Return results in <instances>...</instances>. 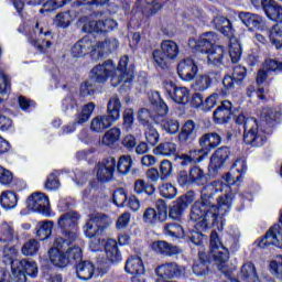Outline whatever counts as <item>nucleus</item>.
Segmentation results:
<instances>
[{"label": "nucleus", "mask_w": 282, "mask_h": 282, "mask_svg": "<svg viewBox=\"0 0 282 282\" xmlns=\"http://www.w3.org/2000/svg\"><path fill=\"white\" fill-rule=\"evenodd\" d=\"M113 65L111 62L106 63V65H97L90 72V79L84 82L80 86L79 96L82 98H87V96H94L96 89L94 88V83H107L108 72H112Z\"/></svg>", "instance_id": "423d86ee"}, {"label": "nucleus", "mask_w": 282, "mask_h": 282, "mask_svg": "<svg viewBox=\"0 0 282 282\" xmlns=\"http://www.w3.org/2000/svg\"><path fill=\"white\" fill-rule=\"evenodd\" d=\"M134 193L137 195H142V193L153 195V193H155V188L152 185L147 184L144 180H137L134 182Z\"/></svg>", "instance_id": "13d9d810"}, {"label": "nucleus", "mask_w": 282, "mask_h": 282, "mask_svg": "<svg viewBox=\"0 0 282 282\" xmlns=\"http://www.w3.org/2000/svg\"><path fill=\"white\" fill-rule=\"evenodd\" d=\"M177 138L181 144H191L197 138V123L193 120H187L183 124Z\"/></svg>", "instance_id": "5701e85b"}, {"label": "nucleus", "mask_w": 282, "mask_h": 282, "mask_svg": "<svg viewBox=\"0 0 282 282\" xmlns=\"http://www.w3.org/2000/svg\"><path fill=\"white\" fill-rule=\"evenodd\" d=\"M40 248H41V245L39 243V241L31 239L22 246L21 250L24 257H34V254L39 252Z\"/></svg>", "instance_id": "4d7b16f0"}, {"label": "nucleus", "mask_w": 282, "mask_h": 282, "mask_svg": "<svg viewBox=\"0 0 282 282\" xmlns=\"http://www.w3.org/2000/svg\"><path fill=\"white\" fill-rule=\"evenodd\" d=\"M65 254L68 259V263H79L83 261V249H80V247L68 248Z\"/></svg>", "instance_id": "052dcab7"}, {"label": "nucleus", "mask_w": 282, "mask_h": 282, "mask_svg": "<svg viewBox=\"0 0 282 282\" xmlns=\"http://www.w3.org/2000/svg\"><path fill=\"white\" fill-rule=\"evenodd\" d=\"M83 32H86L87 34H91V33H96V34H100L101 31V25H100V20L96 21V20H91L88 21L84 24L83 26Z\"/></svg>", "instance_id": "69168bd1"}, {"label": "nucleus", "mask_w": 282, "mask_h": 282, "mask_svg": "<svg viewBox=\"0 0 282 282\" xmlns=\"http://www.w3.org/2000/svg\"><path fill=\"white\" fill-rule=\"evenodd\" d=\"M0 204L4 210H12L17 208V204H19V195L12 191L2 192L0 196Z\"/></svg>", "instance_id": "ea45409f"}, {"label": "nucleus", "mask_w": 282, "mask_h": 282, "mask_svg": "<svg viewBox=\"0 0 282 282\" xmlns=\"http://www.w3.org/2000/svg\"><path fill=\"white\" fill-rule=\"evenodd\" d=\"M232 113V102L225 100L221 105L214 111V120L217 124H225L230 120V115Z\"/></svg>", "instance_id": "c756f323"}, {"label": "nucleus", "mask_w": 282, "mask_h": 282, "mask_svg": "<svg viewBox=\"0 0 282 282\" xmlns=\"http://www.w3.org/2000/svg\"><path fill=\"white\" fill-rule=\"evenodd\" d=\"M120 109H122V104L117 96L110 98L107 106V116L110 117L115 122L120 120Z\"/></svg>", "instance_id": "37998d69"}, {"label": "nucleus", "mask_w": 282, "mask_h": 282, "mask_svg": "<svg viewBox=\"0 0 282 282\" xmlns=\"http://www.w3.org/2000/svg\"><path fill=\"white\" fill-rule=\"evenodd\" d=\"M210 85H213V78L208 75H200L196 77L193 87L196 91H206L210 88Z\"/></svg>", "instance_id": "3c124183"}, {"label": "nucleus", "mask_w": 282, "mask_h": 282, "mask_svg": "<svg viewBox=\"0 0 282 282\" xmlns=\"http://www.w3.org/2000/svg\"><path fill=\"white\" fill-rule=\"evenodd\" d=\"M268 246H275L276 248L282 249V234L279 225L271 227L264 238L259 242L260 248H268Z\"/></svg>", "instance_id": "4be33fe9"}, {"label": "nucleus", "mask_w": 282, "mask_h": 282, "mask_svg": "<svg viewBox=\"0 0 282 282\" xmlns=\"http://www.w3.org/2000/svg\"><path fill=\"white\" fill-rule=\"evenodd\" d=\"M209 247L210 252L207 256L213 258L220 272H226L224 269L226 268V263H228V259H230V252L228 248L221 243L217 231L210 234Z\"/></svg>", "instance_id": "6e6552de"}, {"label": "nucleus", "mask_w": 282, "mask_h": 282, "mask_svg": "<svg viewBox=\"0 0 282 282\" xmlns=\"http://www.w3.org/2000/svg\"><path fill=\"white\" fill-rule=\"evenodd\" d=\"M65 247H57L54 245V248H51L48 250V259L53 265H56V268H66L69 263V258L61 250H63Z\"/></svg>", "instance_id": "7c9ffc66"}, {"label": "nucleus", "mask_w": 282, "mask_h": 282, "mask_svg": "<svg viewBox=\"0 0 282 282\" xmlns=\"http://www.w3.org/2000/svg\"><path fill=\"white\" fill-rule=\"evenodd\" d=\"M261 118L268 124L274 122L278 118H281V111L276 108H264L261 112Z\"/></svg>", "instance_id": "bf43d9fd"}, {"label": "nucleus", "mask_w": 282, "mask_h": 282, "mask_svg": "<svg viewBox=\"0 0 282 282\" xmlns=\"http://www.w3.org/2000/svg\"><path fill=\"white\" fill-rule=\"evenodd\" d=\"M226 56V52L221 46H215L207 54V63L208 65H214V67H221L224 65V58Z\"/></svg>", "instance_id": "58836bf2"}, {"label": "nucleus", "mask_w": 282, "mask_h": 282, "mask_svg": "<svg viewBox=\"0 0 282 282\" xmlns=\"http://www.w3.org/2000/svg\"><path fill=\"white\" fill-rule=\"evenodd\" d=\"M237 124H243V140L251 147H263L265 144V135L259 132V124L254 118H247L243 115L236 117Z\"/></svg>", "instance_id": "0eeeda50"}, {"label": "nucleus", "mask_w": 282, "mask_h": 282, "mask_svg": "<svg viewBox=\"0 0 282 282\" xmlns=\"http://www.w3.org/2000/svg\"><path fill=\"white\" fill-rule=\"evenodd\" d=\"M19 239V230L14 223H2L0 226V243H14Z\"/></svg>", "instance_id": "393cba45"}, {"label": "nucleus", "mask_w": 282, "mask_h": 282, "mask_svg": "<svg viewBox=\"0 0 282 282\" xmlns=\"http://www.w3.org/2000/svg\"><path fill=\"white\" fill-rule=\"evenodd\" d=\"M186 202H184V198H181L176 204H174L171 209L169 217L170 219H174L175 221H180L182 219V210L186 208Z\"/></svg>", "instance_id": "603ef678"}, {"label": "nucleus", "mask_w": 282, "mask_h": 282, "mask_svg": "<svg viewBox=\"0 0 282 282\" xmlns=\"http://www.w3.org/2000/svg\"><path fill=\"white\" fill-rule=\"evenodd\" d=\"M124 270L128 274H144V262L139 256H132L128 258Z\"/></svg>", "instance_id": "c9c22d12"}, {"label": "nucleus", "mask_w": 282, "mask_h": 282, "mask_svg": "<svg viewBox=\"0 0 282 282\" xmlns=\"http://www.w3.org/2000/svg\"><path fill=\"white\" fill-rule=\"evenodd\" d=\"M120 135H122V132L119 128H111L102 135L101 144L104 147H113V144L120 140Z\"/></svg>", "instance_id": "a18cd8bd"}, {"label": "nucleus", "mask_w": 282, "mask_h": 282, "mask_svg": "<svg viewBox=\"0 0 282 282\" xmlns=\"http://www.w3.org/2000/svg\"><path fill=\"white\" fill-rule=\"evenodd\" d=\"M160 195L165 199H173L177 195V188L170 183H164L159 187Z\"/></svg>", "instance_id": "680f3d73"}, {"label": "nucleus", "mask_w": 282, "mask_h": 282, "mask_svg": "<svg viewBox=\"0 0 282 282\" xmlns=\"http://www.w3.org/2000/svg\"><path fill=\"white\" fill-rule=\"evenodd\" d=\"M231 282H259L254 264L252 262H246L240 271V281L232 280Z\"/></svg>", "instance_id": "e433bc0d"}, {"label": "nucleus", "mask_w": 282, "mask_h": 282, "mask_svg": "<svg viewBox=\"0 0 282 282\" xmlns=\"http://www.w3.org/2000/svg\"><path fill=\"white\" fill-rule=\"evenodd\" d=\"M178 160H181V166H188V164H193V162H202V154H199L197 150H194L191 151L189 154L178 155Z\"/></svg>", "instance_id": "6e6d98bb"}, {"label": "nucleus", "mask_w": 282, "mask_h": 282, "mask_svg": "<svg viewBox=\"0 0 282 282\" xmlns=\"http://www.w3.org/2000/svg\"><path fill=\"white\" fill-rule=\"evenodd\" d=\"M228 39H229V56L231 58V62L239 63L242 54L241 43H239V40H237L235 35Z\"/></svg>", "instance_id": "49530a36"}, {"label": "nucleus", "mask_w": 282, "mask_h": 282, "mask_svg": "<svg viewBox=\"0 0 282 282\" xmlns=\"http://www.w3.org/2000/svg\"><path fill=\"white\" fill-rule=\"evenodd\" d=\"M94 45H95V48L93 50V52L97 54L98 58H102L105 54L116 52V50H118L120 44L118 43V40L112 39V40H106L105 42H97Z\"/></svg>", "instance_id": "473e14b6"}, {"label": "nucleus", "mask_w": 282, "mask_h": 282, "mask_svg": "<svg viewBox=\"0 0 282 282\" xmlns=\"http://www.w3.org/2000/svg\"><path fill=\"white\" fill-rule=\"evenodd\" d=\"M105 253L106 259H108L110 263H119V261H122V256L120 254V250L118 249V242L113 239H108L106 241Z\"/></svg>", "instance_id": "f704fd0d"}, {"label": "nucleus", "mask_w": 282, "mask_h": 282, "mask_svg": "<svg viewBox=\"0 0 282 282\" xmlns=\"http://www.w3.org/2000/svg\"><path fill=\"white\" fill-rule=\"evenodd\" d=\"M78 219H80V215L76 212L65 213L58 218L57 225L62 230V235L55 238L53 246L67 248L78 239V231L76 230Z\"/></svg>", "instance_id": "f03ea898"}, {"label": "nucleus", "mask_w": 282, "mask_h": 282, "mask_svg": "<svg viewBox=\"0 0 282 282\" xmlns=\"http://www.w3.org/2000/svg\"><path fill=\"white\" fill-rule=\"evenodd\" d=\"M141 8L147 17H153L162 10V3L160 0H139Z\"/></svg>", "instance_id": "c03bdc74"}, {"label": "nucleus", "mask_w": 282, "mask_h": 282, "mask_svg": "<svg viewBox=\"0 0 282 282\" xmlns=\"http://www.w3.org/2000/svg\"><path fill=\"white\" fill-rule=\"evenodd\" d=\"M239 19L248 28L249 30H261L263 28V19L259 14L250 13V12H240Z\"/></svg>", "instance_id": "bb28decb"}, {"label": "nucleus", "mask_w": 282, "mask_h": 282, "mask_svg": "<svg viewBox=\"0 0 282 282\" xmlns=\"http://www.w3.org/2000/svg\"><path fill=\"white\" fill-rule=\"evenodd\" d=\"M177 182L180 186L186 188L188 186H205L208 182L206 177V172L202 167L194 165L189 169V172L181 171L177 176Z\"/></svg>", "instance_id": "9b49d317"}, {"label": "nucleus", "mask_w": 282, "mask_h": 282, "mask_svg": "<svg viewBox=\"0 0 282 282\" xmlns=\"http://www.w3.org/2000/svg\"><path fill=\"white\" fill-rule=\"evenodd\" d=\"M133 164V160L131 159L130 155H122L120 156L118 164H117V171L121 175H127L129 171H131V166Z\"/></svg>", "instance_id": "864d4df0"}, {"label": "nucleus", "mask_w": 282, "mask_h": 282, "mask_svg": "<svg viewBox=\"0 0 282 282\" xmlns=\"http://www.w3.org/2000/svg\"><path fill=\"white\" fill-rule=\"evenodd\" d=\"M113 171H116V159L109 156L98 163L96 177L98 182H109L113 177Z\"/></svg>", "instance_id": "aec40b11"}, {"label": "nucleus", "mask_w": 282, "mask_h": 282, "mask_svg": "<svg viewBox=\"0 0 282 282\" xmlns=\"http://www.w3.org/2000/svg\"><path fill=\"white\" fill-rule=\"evenodd\" d=\"M39 229L36 231V236L41 241H45L52 236V230L54 228V223L52 220H43L39 223Z\"/></svg>", "instance_id": "de8ad7c7"}, {"label": "nucleus", "mask_w": 282, "mask_h": 282, "mask_svg": "<svg viewBox=\"0 0 282 282\" xmlns=\"http://www.w3.org/2000/svg\"><path fill=\"white\" fill-rule=\"evenodd\" d=\"M94 50H95L94 42H91V40H89L88 37H83L73 46L72 55L75 58H82V56L89 54V52H91L93 54H96Z\"/></svg>", "instance_id": "a878e982"}, {"label": "nucleus", "mask_w": 282, "mask_h": 282, "mask_svg": "<svg viewBox=\"0 0 282 282\" xmlns=\"http://www.w3.org/2000/svg\"><path fill=\"white\" fill-rule=\"evenodd\" d=\"M197 72H199V68H197V64L193 58L182 59L177 65V74L182 80H193L197 76Z\"/></svg>", "instance_id": "412c9836"}, {"label": "nucleus", "mask_w": 282, "mask_h": 282, "mask_svg": "<svg viewBox=\"0 0 282 282\" xmlns=\"http://www.w3.org/2000/svg\"><path fill=\"white\" fill-rule=\"evenodd\" d=\"M270 270L276 279L282 280V256H275V259L270 262Z\"/></svg>", "instance_id": "0e129e2a"}, {"label": "nucleus", "mask_w": 282, "mask_h": 282, "mask_svg": "<svg viewBox=\"0 0 282 282\" xmlns=\"http://www.w3.org/2000/svg\"><path fill=\"white\" fill-rule=\"evenodd\" d=\"M263 12L270 21H280L270 32L271 43L279 50L282 45V6L274 0H263Z\"/></svg>", "instance_id": "20e7f679"}, {"label": "nucleus", "mask_w": 282, "mask_h": 282, "mask_svg": "<svg viewBox=\"0 0 282 282\" xmlns=\"http://www.w3.org/2000/svg\"><path fill=\"white\" fill-rule=\"evenodd\" d=\"M164 232L170 237H182L184 235V228L178 224L170 223L165 225Z\"/></svg>", "instance_id": "e2e57ef3"}, {"label": "nucleus", "mask_w": 282, "mask_h": 282, "mask_svg": "<svg viewBox=\"0 0 282 282\" xmlns=\"http://www.w3.org/2000/svg\"><path fill=\"white\" fill-rule=\"evenodd\" d=\"M115 122L116 121L108 115H98L90 121V131L94 133H102V131L109 129Z\"/></svg>", "instance_id": "cd10ccee"}, {"label": "nucleus", "mask_w": 282, "mask_h": 282, "mask_svg": "<svg viewBox=\"0 0 282 282\" xmlns=\"http://www.w3.org/2000/svg\"><path fill=\"white\" fill-rule=\"evenodd\" d=\"M217 34L214 32H207L200 35L199 40H189V47L200 52L202 54H208L216 45Z\"/></svg>", "instance_id": "f3484780"}, {"label": "nucleus", "mask_w": 282, "mask_h": 282, "mask_svg": "<svg viewBox=\"0 0 282 282\" xmlns=\"http://www.w3.org/2000/svg\"><path fill=\"white\" fill-rule=\"evenodd\" d=\"M166 203L162 199L156 200V210L150 207L143 213V221H145V224L166 221Z\"/></svg>", "instance_id": "dca6fc26"}, {"label": "nucleus", "mask_w": 282, "mask_h": 282, "mask_svg": "<svg viewBox=\"0 0 282 282\" xmlns=\"http://www.w3.org/2000/svg\"><path fill=\"white\" fill-rule=\"evenodd\" d=\"M228 94V89L225 88V90H217L216 93L212 94L209 97H207L204 101V108L203 111H210V109H214V107L217 105L219 97L226 96Z\"/></svg>", "instance_id": "8fccbe9b"}, {"label": "nucleus", "mask_w": 282, "mask_h": 282, "mask_svg": "<svg viewBox=\"0 0 282 282\" xmlns=\"http://www.w3.org/2000/svg\"><path fill=\"white\" fill-rule=\"evenodd\" d=\"M70 23L72 15L69 14V11L58 13L55 18V25H57V28H68Z\"/></svg>", "instance_id": "338daca9"}, {"label": "nucleus", "mask_w": 282, "mask_h": 282, "mask_svg": "<svg viewBox=\"0 0 282 282\" xmlns=\"http://www.w3.org/2000/svg\"><path fill=\"white\" fill-rule=\"evenodd\" d=\"M217 182L209 183L204 186L202 189L200 200H197L193 207L189 215L192 221H195L196 230H192L187 234V237L194 246H203L204 243V235L203 230H207L210 224H215L217 221V217L219 215H226L228 210H230V206H232V195L226 194L225 196H220L218 198V207L215 206V198H213V191L215 186H217ZM208 191H212L208 194Z\"/></svg>", "instance_id": "f257e3e1"}, {"label": "nucleus", "mask_w": 282, "mask_h": 282, "mask_svg": "<svg viewBox=\"0 0 282 282\" xmlns=\"http://www.w3.org/2000/svg\"><path fill=\"white\" fill-rule=\"evenodd\" d=\"M246 78V67L235 66L232 76L226 75L223 79V85L225 89H234L235 83H241Z\"/></svg>", "instance_id": "c85d7f7f"}, {"label": "nucleus", "mask_w": 282, "mask_h": 282, "mask_svg": "<svg viewBox=\"0 0 282 282\" xmlns=\"http://www.w3.org/2000/svg\"><path fill=\"white\" fill-rule=\"evenodd\" d=\"M163 89H165L170 98L177 105H188V98H191V90L188 88L177 87L172 82H165Z\"/></svg>", "instance_id": "4468645a"}, {"label": "nucleus", "mask_w": 282, "mask_h": 282, "mask_svg": "<svg viewBox=\"0 0 282 282\" xmlns=\"http://www.w3.org/2000/svg\"><path fill=\"white\" fill-rule=\"evenodd\" d=\"M213 261V258L204 251L198 252V261L193 265V272L196 276H204L208 272V263Z\"/></svg>", "instance_id": "72a5a7b5"}, {"label": "nucleus", "mask_w": 282, "mask_h": 282, "mask_svg": "<svg viewBox=\"0 0 282 282\" xmlns=\"http://www.w3.org/2000/svg\"><path fill=\"white\" fill-rule=\"evenodd\" d=\"M155 274L160 279H182L186 276V267L176 262H165L155 269Z\"/></svg>", "instance_id": "ddd939ff"}, {"label": "nucleus", "mask_w": 282, "mask_h": 282, "mask_svg": "<svg viewBox=\"0 0 282 282\" xmlns=\"http://www.w3.org/2000/svg\"><path fill=\"white\" fill-rule=\"evenodd\" d=\"M154 155H163V158H171L177 153V144L173 141H165L160 143L153 151Z\"/></svg>", "instance_id": "a19ab883"}, {"label": "nucleus", "mask_w": 282, "mask_h": 282, "mask_svg": "<svg viewBox=\"0 0 282 282\" xmlns=\"http://www.w3.org/2000/svg\"><path fill=\"white\" fill-rule=\"evenodd\" d=\"M113 204L119 208L127 206V192L124 189L119 188L113 193Z\"/></svg>", "instance_id": "774afa93"}, {"label": "nucleus", "mask_w": 282, "mask_h": 282, "mask_svg": "<svg viewBox=\"0 0 282 282\" xmlns=\"http://www.w3.org/2000/svg\"><path fill=\"white\" fill-rule=\"evenodd\" d=\"M107 63H111L113 67L107 74V78L108 76L111 77L110 82L112 87H118V85H120L121 83H131V80H133V69L130 68V70H127V65L129 63L128 56H123L120 58L119 65L117 68H116V65H113V61L111 59H108L101 65H107Z\"/></svg>", "instance_id": "9d476101"}, {"label": "nucleus", "mask_w": 282, "mask_h": 282, "mask_svg": "<svg viewBox=\"0 0 282 282\" xmlns=\"http://www.w3.org/2000/svg\"><path fill=\"white\" fill-rule=\"evenodd\" d=\"M94 109H96V104L94 102L84 105L82 111L77 113L75 121L64 127V133H74L77 124H85V122H89L91 113H94Z\"/></svg>", "instance_id": "a211bd4d"}, {"label": "nucleus", "mask_w": 282, "mask_h": 282, "mask_svg": "<svg viewBox=\"0 0 282 282\" xmlns=\"http://www.w3.org/2000/svg\"><path fill=\"white\" fill-rule=\"evenodd\" d=\"M153 250L160 254H166V257H173V254H178L180 249L166 241H156L152 243Z\"/></svg>", "instance_id": "79ce46f5"}, {"label": "nucleus", "mask_w": 282, "mask_h": 282, "mask_svg": "<svg viewBox=\"0 0 282 282\" xmlns=\"http://www.w3.org/2000/svg\"><path fill=\"white\" fill-rule=\"evenodd\" d=\"M230 155V149L226 147L218 148L214 154L210 156V162L208 165L209 175L215 177L221 169H224V163L228 160Z\"/></svg>", "instance_id": "2eb2a0df"}, {"label": "nucleus", "mask_w": 282, "mask_h": 282, "mask_svg": "<svg viewBox=\"0 0 282 282\" xmlns=\"http://www.w3.org/2000/svg\"><path fill=\"white\" fill-rule=\"evenodd\" d=\"M180 56V45L175 41L164 40L161 43V48L152 52L154 65L161 69H166L172 61Z\"/></svg>", "instance_id": "39448f33"}, {"label": "nucleus", "mask_w": 282, "mask_h": 282, "mask_svg": "<svg viewBox=\"0 0 282 282\" xmlns=\"http://www.w3.org/2000/svg\"><path fill=\"white\" fill-rule=\"evenodd\" d=\"M268 78V72L259 70L257 76L258 89L254 86H249L247 88V96L249 98H258V100H265V89L261 87V84Z\"/></svg>", "instance_id": "b1692460"}, {"label": "nucleus", "mask_w": 282, "mask_h": 282, "mask_svg": "<svg viewBox=\"0 0 282 282\" xmlns=\"http://www.w3.org/2000/svg\"><path fill=\"white\" fill-rule=\"evenodd\" d=\"M111 226V218L105 214H95L91 215L89 220L84 227L85 236L90 240V248L93 252L100 250V238L99 235H102L107 227Z\"/></svg>", "instance_id": "7ed1b4c3"}, {"label": "nucleus", "mask_w": 282, "mask_h": 282, "mask_svg": "<svg viewBox=\"0 0 282 282\" xmlns=\"http://www.w3.org/2000/svg\"><path fill=\"white\" fill-rule=\"evenodd\" d=\"M213 23L220 34L224 36L232 37L235 35V29H232V22L224 15H217L214 18Z\"/></svg>", "instance_id": "2f4dec72"}, {"label": "nucleus", "mask_w": 282, "mask_h": 282, "mask_svg": "<svg viewBox=\"0 0 282 282\" xmlns=\"http://www.w3.org/2000/svg\"><path fill=\"white\" fill-rule=\"evenodd\" d=\"M161 129L170 133V135H175L180 131V121L176 119L164 118L160 121Z\"/></svg>", "instance_id": "09e8293b"}, {"label": "nucleus", "mask_w": 282, "mask_h": 282, "mask_svg": "<svg viewBox=\"0 0 282 282\" xmlns=\"http://www.w3.org/2000/svg\"><path fill=\"white\" fill-rule=\"evenodd\" d=\"M144 135L147 142L152 144V147L160 142V132H158V129H155L151 123H147Z\"/></svg>", "instance_id": "5fc2aeb1"}, {"label": "nucleus", "mask_w": 282, "mask_h": 282, "mask_svg": "<svg viewBox=\"0 0 282 282\" xmlns=\"http://www.w3.org/2000/svg\"><path fill=\"white\" fill-rule=\"evenodd\" d=\"M26 206L33 213L50 217V198L41 192L31 194L26 200Z\"/></svg>", "instance_id": "f8f14e48"}, {"label": "nucleus", "mask_w": 282, "mask_h": 282, "mask_svg": "<svg viewBox=\"0 0 282 282\" xmlns=\"http://www.w3.org/2000/svg\"><path fill=\"white\" fill-rule=\"evenodd\" d=\"M198 144L200 147V150H196L198 155H208L213 149L221 144V137L216 132L205 133L199 138Z\"/></svg>", "instance_id": "6ab92c4d"}, {"label": "nucleus", "mask_w": 282, "mask_h": 282, "mask_svg": "<svg viewBox=\"0 0 282 282\" xmlns=\"http://www.w3.org/2000/svg\"><path fill=\"white\" fill-rule=\"evenodd\" d=\"M94 263L80 260L76 265V274L80 281H89L94 276Z\"/></svg>", "instance_id": "4c0bfd02"}, {"label": "nucleus", "mask_w": 282, "mask_h": 282, "mask_svg": "<svg viewBox=\"0 0 282 282\" xmlns=\"http://www.w3.org/2000/svg\"><path fill=\"white\" fill-rule=\"evenodd\" d=\"M11 276L14 282H26L25 274L35 279L39 275V265L34 261L26 259L11 261Z\"/></svg>", "instance_id": "1a4fd4ad"}]
</instances>
